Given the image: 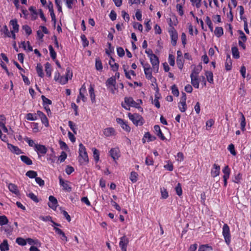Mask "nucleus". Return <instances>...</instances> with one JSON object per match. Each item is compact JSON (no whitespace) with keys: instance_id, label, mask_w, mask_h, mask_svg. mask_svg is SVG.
Listing matches in <instances>:
<instances>
[{"instance_id":"nucleus-60","label":"nucleus","mask_w":251,"mask_h":251,"mask_svg":"<svg viewBox=\"0 0 251 251\" xmlns=\"http://www.w3.org/2000/svg\"><path fill=\"white\" fill-rule=\"evenodd\" d=\"M22 28L27 35H29L32 33V29L28 25H24Z\"/></svg>"},{"instance_id":"nucleus-45","label":"nucleus","mask_w":251,"mask_h":251,"mask_svg":"<svg viewBox=\"0 0 251 251\" xmlns=\"http://www.w3.org/2000/svg\"><path fill=\"white\" fill-rule=\"evenodd\" d=\"M49 50L50 51V54L51 58L53 60L55 59L56 57V53L51 45H50L49 46Z\"/></svg>"},{"instance_id":"nucleus-62","label":"nucleus","mask_w":251,"mask_h":251,"mask_svg":"<svg viewBox=\"0 0 251 251\" xmlns=\"http://www.w3.org/2000/svg\"><path fill=\"white\" fill-rule=\"evenodd\" d=\"M168 62L171 66H174L175 65V57L173 55L171 54L169 55Z\"/></svg>"},{"instance_id":"nucleus-26","label":"nucleus","mask_w":251,"mask_h":251,"mask_svg":"<svg viewBox=\"0 0 251 251\" xmlns=\"http://www.w3.org/2000/svg\"><path fill=\"white\" fill-rule=\"evenodd\" d=\"M226 69L227 71H229L232 68V61L230 55L227 54L226 56V61L225 63Z\"/></svg>"},{"instance_id":"nucleus-43","label":"nucleus","mask_w":251,"mask_h":251,"mask_svg":"<svg viewBox=\"0 0 251 251\" xmlns=\"http://www.w3.org/2000/svg\"><path fill=\"white\" fill-rule=\"evenodd\" d=\"M175 191L176 192V194L180 197L182 195V190L181 188V185L180 183H178L175 187Z\"/></svg>"},{"instance_id":"nucleus-38","label":"nucleus","mask_w":251,"mask_h":251,"mask_svg":"<svg viewBox=\"0 0 251 251\" xmlns=\"http://www.w3.org/2000/svg\"><path fill=\"white\" fill-rule=\"evenodd\" d=\"M16 243L20 246H25L27 244V239H25L22 237H18L16 239Z\"/></svg>"},{"instance_id":"nucleus-32","label":"nucleus","mask_w":251,"mask_h":251,"mask_svg":"<svg viewBox=\"0 0 251 251\" xmlns=\"http://www.w3.org/2000/svg\"><path fill=\"white\" fill-rule=\"evenodd\" d=\"M21 160L27 165H31L32 164V161L27 156L21 155L20 156Z\"/></svg>"},{"instance_id":"nucleus-25","label":"nucleus","mask_w":251,"mask_h":251,"mask_svg":"<svg viewBox=\"0 0 251 251\" xmlns=\"http://www.w3.org/2000/svg\"><path fill=\"white\" fill-rule=\"evenodd\" d=\"M240 114H241V118L240 119V126H241L240 128L242 131H244L246 130V119H245L244 115L242 113H240Z\"/></svg>"},{"instance_id":"nucleus-53","label":"nucleus","mask_w":251,"mask_h":251,"mask_svg":"<svg viewBox=\"0 0 251 251\" xmlns=\"http://www.w3.org/2000/svg\"><path fill=\"white\" fill-rule=\"evenodd\" d=\"M160 192L161 194V198L163 199H166L169 195L166 189L165 188H161Z\"/></svg>"},{"instance_id":"nucleus-61","label":"nucleus","mask_w":251,"mask_h":251,"mask_svg":"<svg viewBox=\"0 0 251 251\" xmlns=\"http://www.w3.org/2000/svg\"><path fill=\"white\" fill-rule=\"evenodd\" d=\"M140 62L144 68V70L151 68L150 65L148 62H145L143 59H140Z\"/></svg>"},{"instance_id":"nucleus-4","label":"nucleus","mask_w":251,"mask_h":251,"mask_svg":"<svg viewBox=\"0 0 251 251\" xmlns=\"http://www.w3.org/2000/svg\"><path fill=\"white\" fill-rule=\"evenodd\" d=\"M222 234L225 242L227 245H229L231 242V235L229 226L226 224H225L223 226Z\"/></svg>"},{"instance_id":"nucleus-51","label":"nucleus","mask_w":251,"mask_h":251,"mask_svg":"<svg viewBox=\"0 0 251 251\" xmlns=\"http://www.w3.org/2000/svg\"><path fill=\"white\" fill-rule=\"evenodd\" d=\"M45 71L46 72L47 75L48 77H50L51 75V69L50 68V65L49 63L47 62L45 64Z\"/></svg>"},{"instance_id":"nucleus-35","label":"nucleus","mask_w":251,"mask_h":251,"mask_svg":"<svg viewBox=\"0 0 251 251\" xmlns=\"http://www.w3.org/2000/svg\"><path fill=\"white\" fill-rule=\"evenodd\" d=\"M215 36L219 38L224 34L223 28L222 27H216L214 30Z\"/></svg>"},{"instance_id":"nucleus-10","label":"nucleus","mask_w":251,"mask_h":251,"mask_svg":"<svg viewBox=\"0 0 251 251\" xmlns=\"http://www.w3.org/2000/svg\"><path fill=\"white\" fill-rule=\"evenodd\" d=\"M7 145L8 149L13 153L19 155L23 153L22 150L17 146H14L9 143H7Z\"/></svg>"},{"instance_id":"nucleus-5","label":"nucleus","mask_w":251,"mask_h":251,"mask_svg":"<svg viewBox=\"0 0 251 251\" xmlns=\"http://www.w3.org/2000/svg\"><path fill=\"white\" fill-rule=\"evenodd\" d=\"M150 62L152 66V70L155 73H157L159 70V61L156 55L150 58Z\"/></svg>"},{"instance_id":"nucleus-14","label":"nucleus","mask_w":251,"mask_h":251,"mask_svg":"<svg viewBox=\"0 0 251 251\" xmlns=\"http://www.w3.org/2000/svg\"><path fill=\"white\" fill-rule=\"evenodd\" d=\"M109 154L114 160H116L120 156V150L118 148H112L109 151Z\"/></svg>"},{"instance_id":"nucleus-11","label":"nucleus","mask_w":251,"mask_h":251,"mask_svg":"<svg viewBox=\"0 0 251 251\" xmlns=\"http://www.w3.org/2000/svg\"><path fill=\"white\" fill-rule=\"evenodd\" d=\"M116 122L118 124L120 125L121 127L126 132H129L130 131V127L127 125V123L125 122L122 119L118 118L116 119Z\"/></svg>"},{"instance_id":"nucleus-34","label":"nucleus","mask_w":251,"mask_h":251,"mask_svg":"<svg viewBox=\"0 0 251 251\" xmlns=\"http://www.w3.org/2000/svg\"><path fill=\"white\" fill-rule=\"evenodd\" d=\"M95 67L97 70L101 71L103 68L101 60L99 58H96L95 59Z\"/></svg>"},{"instance_id":"nucleus-8","label":"nucleus","mask_w":251,"mask_h":251,"mask_svg":"<svg viewBox=\"0 0 251 251\" xmlns=\"http://www.w3.org/2000/svg\"><path fill=\"white\" fill-rule=\"evenodd\" d=\"M59 184L63 188V190L66 192H70L72 191V187L69 184L68 181H65L61 176H59Z\"/></svg>"},{"instance_id":"nucleus-18","label":"nucleus","mask_w":251,"mask_h":251,"mask_svg":"<svg viewBox=\"0 0 251 251\" xmlns=\"http://www.w3.org/2000/svg\"><path fill=\"white\" fill-rule=\"evenodd\" d=\"M10 25L12 26L11 31L18 32L19 30V25L16 19L11 20L9 22Z\"/></svg>"},{"instance_id":"nucleus-36","label":"nucleus","mask_w":251,"mask_h":251,"mask_svg":"<svg viewBox=\"0 0 251 251\" xmlns=\"http://www.w3.org/2000/svg\"><path fill=\"white\" fill-rule=\"evenodd\" d=\"M231 52L233 57L235 59H238L240 57L238 49L236 47L231 48Z\"/></svg>"},{"instance_id":"nucleus-59","label":"nucleus","mask_w":251,"mask_h":251,"mask_svg":"<svg viewBox=\"0 0 251 251\" xmlns=\"http://www.w3.org/2000/svg\"><path fill=\"white\" fill-rule=\"evenodd\" d=\"M27 196L31 199L33 201H34L35 202H38L39 200L37 198V197L33 193H29L27 194Z\"/></svg>"},{"instance_id":"nucleus-33","label":"nucleus","mask_w":251,"mask_h":251,"mask_svg":"<svg viewBox=\"0 0 251 251\" xmlns=\"http://www.w3.org/2000/svg\"><path fill=\"white\" fill-rule=\"evenodd\" d=\"M213 248L208 244L202 245L199 247L198 251H212Z\"/></svg>"},{"instance_id":"nucleus-49","label":"nucleus","mask_w":251,"mask_h":251,"mask_svg":"<svg viewBox=\"0 0 251 251\" xmlns=\"http://www.w3.org/2000/svg\"><path fill=\"white\" fill-rule=\"evenodd\" d=\"M242 179V174L241 173H238L237 175H235L234 179L233 181L236 183H239Z\"/></svg>"},{"instance_id":"nucleus-30","label":"nucleus","mask_w":251,"mask_h":251,"mask_svg":"<svg viewBox=\"0 0 251 251\" xmlns=\"http://www.w3.org/2000/svg\"><path fill=\"white\" fill-rule=\"evenodd\" d=\"M184 4L185 3L178 2L176 5V10L180 16H182L184 14L183 7Z\"/></svg>"},{"instance_id":"nucleus-1","label":"nucleus","mask_w":251,"mask_h":251,"mask_svg":"<svg viewBox=\"0 0 251 251\" xmlns=\"http://www.w3.org/2000/svg\"><path fill=\"white\" fill-rule=\"evenodd\" d=\"M79 157L78 160L80 163L83 164L89 161L88 156L85 146L80 143L79 145Z\"/></svg>"},{"instance_id":"nucleus-6","label":"nucleus","mask_w":251,"mask_h":251,"mask_svg":"<svg viewBox=\"0 0 251 251\" xmlns=\"http://www.w3.org/2000/svg\"><path fill=\"white\" fill-rule=\"evenodd\" d=\"M169 32L171 36V43L173 46H176L178 39V34L174 27L170 28Z\"/></svg>"},{"instance_id":"nucleus-44","label":"nucleus","mask_w":251,"mask_h":251,"mask_svg":"<svg viewBox=\"0 0 251 251\" xmlns=\"http://www.w3.org/2000/svg\"><path fill=\"white\" fill-rule=\"evenodd\" d=\"M25 118L27 120L29 121H35L37 119L36 114H33L30 113H27L26 115Z\"/></svg>"},{"instance_id":"nucleus-37","label":"nucleus","mask_w":251,"mask_h":251,"mask_svg":"<svg viewBox=\"0 0 251 251\" xmlns=\"http://www.w3.org/2000/svg\"><path fill=\"white\" fill-rule=\"evenodd\" d=\"M24 139L25 141L26 142L30 147H33L34 150L35 149L36 145L38 144H36L34 140L30 139L28 137L25 136Z\"/></svg>"},{"instance_id":"nucleus-23","label":"nucleus","mask_w":251,"mask_h":251,"mask_svg":"<svg viewBox=\"0 0 251 251\" xmlns=\"http://www.w3.org/2000/svg\"><path fill=\"white\" fill-rule=\"evenodd\" d=\"M27 243L30 245L36 246L37 247H40L41 245V243L38 239H33L30 238H27Z\"/></svg>"},{"instance_id":"nucleus-41","label":"nucleus","mask_w":251,"mask_h":251,"mask_svg":"<svg viewBox=\"0 0 251 251\" xmlns=\"http://www.w3.org/2000/svg\"><path fill=\"white\" fill-rule=\"evenodd\" d=\"M223 173H224L223 177H226L229 178L230 174V169L228 166H226L222 170Z\"/></svg>"},{"instance_id":"nucleus-13","label":"nucleus","mask_w":251,"mask_h":251,"mask_svg":"<svg viewBox=\"0 0 251 251\" xmlns=\"http://www.w3.org/2000/svg\"><path fill=\"white\" fill-rule=\"evenodd\" d=\"M144 71L146 78L150 80L152 83H156V78L152 75V72L153 71L152 68L146 69Z\"/></svg>"},{"instance_id":"nucleus-20","label":"nucleus","mask_w":251,"mask_h":251,"mask_svg":"<svg viewBox=\"0 0 251 251\" xmlns=\"http://www.w3.org/2000/svg\"><path fill=\"white\" fill-rule=\"evenodd\" d=\"M154 130L155 133L159 138H160L162 140H165L166 138L162 133L160 126L158 125H155L154 126Z\"/></svg>"},{"instance_id":"nucleus-39","label":"nucleus","mask_w":251,"mask_h":251,"mask_svg":"<svg viewBox=\"0 0 251 251\" xmlns=\"http://www.w3.org/2000/svg\"><path fill=\"white\" fill-rule=\"evenodd\" d=\"M178 107L181 112H184L187 109L186 101H180L178 103Z\"/></svg>"},{"instance_id":"nucleus-27","label":"nucleus","mask_w":251,"mask_h":251,"mask_svg":"<svg viewBox=\"0 0 251 251\" xmlns=\"http://www.w3.org/2000/svg\"><path fill=\"white\" fill-rule=\"evenodd\" d=\"M89 93L91 98V101L95 102L96 101L95 94L94 92V88L92 85H90L89 88Z\"/></svg>"},{"instance_id":"nucleus-31","label":"nucleus","mask_w":251,"mask_h":251,"mask_svg":"<svg viewBox=\"0 0 251 251\" xmlns=\"http://www.w3.org/2000/svg\"><path fill=\"white\" fill-rule=\"evenodd\" d=\"M138 175L136 172L132 171L130 173L129 179L132 183L136 182L138 180Z\"/></svg>"},{"instance_id":"nucleus-22","label":"nucleus","mask_w":251,"mask_h":251,"mask_svg":"<svg viewBox=\"0 0 251 251\" xmlns=\"http://www.w3.org/2000/svg\"><path fill=\"white\" fill-rule=\"evenodd\" d=\"M105 85L107 87L116 85V80L115 77L112 76L108 78L105 82Z\"/></svg>"},{"instance_id":"nucleus-9","label":"nucleus","mask_w":251,"mask_h":251,"mask_svg":"<svg viewBox=\"0 0 251 251\" xmlns=\"http://www.w3.org/2000/svg\"><path fill=\"white\" fill-rule=\"evenodd\" d=\"M119 246L122 251H127V247L129 243L128 239L126 236H123L120 238Z\"/></svg>"},{"instance_id":"nucleus-52","label":"nucleus","mask_w":251,"mask_h":251,"mask_svg":"<svg viewBox=\"0 0 251 251\" xmlns=\"http://www.w3.org/2000/svg\"><path fill=\"white\" fill-rule=\"evenodd\" d=\"M1 31L4 34V37H11V31L10 32L6 25H4Z\"/></svg>"},{"instance_id":"nucleus-48","label":"nucleus","mask_w":251,"mask_h":251,"mask_svg":"<svg viewBox=\"0 0 251 251\" xmlns=\"http://www.w3.org/2000/svg\"><path fill=\"white\" fill-rule=\"evenodd\" d=\"M92 151H93V152L94 158L95 160L97 162L99 161V160L100 159L99 151L95 148H93L92 149Z\"/></svg>"},{"instance_id":"nucleus-47","label":"nucleus","mask_w":251,"mask_h":251,"mask_svg":"<svg viewBox=\"0 0 251 251\" xmlns=\"http://www.w3.org/2000/svg\"><path fill=\"white\" fill-rule=\"evenodd\" d=\"M25 175L30 178H36L37 176V173L34 171H28L26 173Z\"/></svg>"},{"instance_id":"nucleus-57","label":"nucleus","mask_w":251,"mask_h":251,"mask_svg":"<svg viewBox=\"0 0 251 251\" xmlns=\"http://www.w3.org/2000/svg\"><path fill=\"white\" fill-rule=\"evenodd\" d=\"M171 90H172V94L175 96H176V97L178 96V95H179V91H178V89L177 87H176V86L175 84H174V85L172 86V87H171Z\"/></svg>"},{"instance_id":"nucleus-24","label":"nucleus","mask_w":251,"mask_h":251,"mask_svg":"<svg viewBox=\"0 0 251 251\" xmlns=\"http://www.w3.org/2000/svg\"><path fill=\"white\" fill-rule=\"evenodd\" d=\"M8 188L9 190L12 193L16 195H18L19 194V191L16 185L13 183H9L8 185Z\"/></svg>"},{"instance_id":"nucleus-17","label":"nucleus","mask_w":251,"mask_h":251,"mask_svg":"<svg viewBox=\"0 0 251 251\" xmlns=\"http://www.w3.org/2000/svg\"><path fill=\"white\" fill-rule=\"evenodd\" d=\"M86 93V88L85 86V83H84L80 89H79V97L81 98L82 100L84 102L86 101L87 100V98L85 97V94Z\"/></svg>"},{"instance_id":"nucleus-29","label":"nucleus","mask_w":251,"mask_h":251,"mask_svg":"<svg viewBox=\"0 0 251 251\" xmlns=\"http://www.w3.org/2000/svg\"><path fill=\"white\" fill-rule=\"evenodd\" d=\"M9 249V245L7 240H4L3 242L0 244V251H7Z\"/></svg>"},{"instance_id":"nucleus-28","label":"nucleus","mask_w":251,"mask_h":251,"mask_svg":"<svg viewBox=\"0 0 251 251\" xmlns=\"http://www.w3.org/2000/svg\"><path fill=\"white\" fill-rule=\"evenodd\" d=\"M111 60L109 61V64L112 70L114 72L118 71L119 68V65L115 62V59L112 57H111Z\"/></svg>"},{"instance_id":"nucleus-63","label":"nucleus","mask_w":251,"mask_h":251,"mask_svg":"<svg viewBox=\"0 0 251 251\" xmlns=\"http://www.w3.org/2000/svg\"><path fill=\"white\" fill-rule=\"evenodd\" d=\"M67 156V153L63 151L61 152V154L58 157V160L60 161V162H64L65 159H66Z\"/></svg>"},{"instance_id":"nucleus-54","label":"nucleus","mask_w":251,"mask_h":251,"mask_svg":"<svg viewBox=\"0 0 251 251\" xmlns=\"http://www.w3.org/2000/svg\"><path fill=\"white\" fill-rule=\"evenodd\" d=\"M81 41L82 42V45L84 47H87L89 45V41H88L86 36L82 34L80 36Z\"/></svg>"},{"instance_id":"nucleus-58","label":"nucleus","mask_w":251,"mask_h":251,"mask_svg":"<svg viewBox=\"0 0 251 251\" xmlns=\"http://www.w3.org/2000/svg\"><path fill=\"white\" fill-rule=\"evenodd\" d=\"M68 125L70 127V128H71V129L73 131V132L75 133V134H76V125L75 123H74L73 122H72L71 121H69L68 122Z\"/></svg>"},{"instance_id":"nucleus-42","label":"nucleus","mask_w":251,"mask_h":251,"mask_svg":"<svg viewBox=\"0 0 251 251\" xmlns=\"http://www.w3.org/2000/svg\"><path fill=\"white\" fill-rule=\"evenodd\" d=\"M144 137L148 139V142L153 141L156 139L154 136L151 135L149 132H146L144 135Z\"/></svg>"},{"instance_id":"nucleus-3","label":"nucleus","mask_w":251,"mask_h":251,"mask_svg":"<svg viewBox=\"0 0 251 251\" xmlns=\"http://www.w3.org/2000/svg\"><path fill=\"white\" fill-rule=\"evenodd\" d=\"M129 119L136 126H142L144 124L143 119L142 117L138 114L128 113Z\"/></svg>"},{"instance_id":"nucleus-64","label":"nucleus","mask_w":251,"mask_h":251,"mask_svg":"<svg viewBox=\"0 0 251 251\" xmlns=\"http://www.w3.org/2000/svg\"><path fill=\"white\" fill-rule=\"evenodd\" d=\"M68 81V77L65 76H61L58 82L61 84L64 85L66 84Z\"/></svg>"},{"instance_id":"nucleus-2","label":"nucleus","mask_w":251,"mask_h":251,"mask_svg":"<svg viewBox=\"0 0 251 251\" xmlns=\"http://www.w3.org/2000/svg\"><path fill=\"white\" fill-rule=\"evenodd\" d=\"M123 108L127 110H130V107L138 108L139 106V103L134 101L132 97H125L124 102L122 103Z\"/></svg>"},{"instance_id":"nucleus-16","label":"nucleus","mask_w":251,"mask_h":251,"mask_svg":"<svg viewBox=\"0 0 251 251\" xmlns=\"http://www.w3.org/2000/svg\"><path fill=\"white\" fill-rule=\"evenodd\" d=\"M220 172V167L219 165L214 164L211 171V176L213 177L218 176Z\"/></svg>"},{"instance_id":"nucleus-7","label":"nucleus","mask_w":251,"mask_h":251,"mask_svg":"<svg viewBox=\"0 0 251 251\" xmlns=\"http://www.w3.org/2000/svg\"><path fill=\"white\" fill-rule=\"evenodd\" d=\"M34 151L37 152L39 158L41 155H44L46 154L48 149L44 145L37 144L35 148Z\"/></svg>"},{"instance_id":"nucleus-56","label":"nucleus","mask_w":251,"mask_h":251,"mask_svg":"<svg viewBox=\"0 0 251 251\" xmlns=\"http://www.w3.org/2000/svg\"><path fill=\"white\" fill-rule=\"evenodd\" d=\"M8 222V220L5 216H0V226L6 225Z\"/></svg>"},{"instance_id":"nucleus-21","label":"nucleus","mask_w":251,"mask_h":251,"mask_svg":"<svg viewBox=\"0 0 251 251\" xmlns=\"http://www.w3.org/2000/svg\"><path fill=\"white\" fill-rule=\"evenodd\" d=\"M103 133L106 137H109L115 135V130L113 127H107L103 129Z\"/></svg>"},{"instance_id":"nucleus-55","label":"nucleus","mask_w":251,"mask_h":251,"mask_svg":"<svg viewBox=\"0 0 251 251\" xmlns=\"http://www.w3.org/2000/svg\"><path fill=\"white\" fill-rule=\"evenodd\" d=\"M41 98L43 100V105H49L51 104V101L49 99L47 98L45 96L42 95L41 96Z\"/></svg>"},{"instance_id":"nucleus-19","label":"nucleus","mask_w":251,"mask_h":251,"mask_svg":"<svg viewBox=\"0 0 251 251\" xmlns=\"http://www.w3.org/2000/svg\"><path fill=\"white\" fill-rule=\"evenodd\" d=\"M191 82L192 85L196 88H199V81L198 76H197L196 75H194V74H191Z\"/></svg>"},{"instance_id":"nucleus-12","label":"nucleus","mask_w":251,"mask_h":251,"mask_svg":"<svg viewBox=\"0 0 251 251\" xmlns=\"http://www.w3.org/2000/svg\"><path fill=\"white\" fill-rule=\"evenodd\" d=\"M49 200L48 206L53 210H55L58 205L57 199L54 197L50 196L49 198Z\"/></svg>"},{"instance_id":"nucleus-40","label":"nucleus","mask_w":251,"mask_h":251,"mask_svg":"<svg viewBox=\"0 0 251 251\" xmlns=\"http://www.w3.org/2000/svg\"><path fill=\"white\" fill-rule=\"evenodd\" d=\"M36 69L38 75L42 78L43 77L44 73L43 71V67L41 64L39 63L37 64Z\"/></svg>"},{"instance_id":"nucleus-50","label":"nucleus","mask_w":251,"mask_h":251,"mask_svg":"<svg viewBox=\"0 0 251 251\" xmlns=\"http://www.w3.org/2000/svg\"><path fill=\"white\" fill-rule=\"evenodd\" d=\"M206 76L208 82L210 83H213V75L211 72L207 71L206 72Z\"/></svg>"},{"instance_id":"nucleus-15","label":"nucleus","mask_w":251,"mask_h":251,"mask_svg":"<svg viewBox=\"0 0 251 251\" xmlns=\"http://www.w3.org/2000/svg\"><path fill=\"white\" fill-rule=\"evenodd\" d=\"M54 230L55 232L60 236V238L61 241H63L64 243H66L68 241L67 237L61 229L58 228L57 227H54Z\"/></svg>"},{"instance_id":"nucleus-46","label":"nucleus","mask_w":251,"mask_h":251,"mask_svg":"<svg viewBox=\"0 0 251 251\" xmlns=\"http://www.w3.org/2000/svg\"><path fill=\"white\" fill-rule=\"evenodd\" d=\"M176 64H177L178 68L180 70H182L183 67V65H184V59H183V57H181V58L177 57Z\"/></svg>"}]
</instances>
